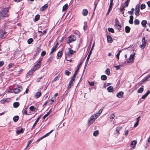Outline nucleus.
Returning <instances> with one entry per match:
<instances>
[{
	"mask_svg": "<svg viewBox=\"0 0 150 150\" xmlns=\"http://www.w3.org/2000/svg\"><path fill=\"white\" fill-rule=\"evenodd\" d=\"M68 40L67 43L68 44H69L70 43L75 41L76 39V37L75 35H69L68 37Z\"/></svg>",
	"mask_w": 150,
	"mask_h": 150,
	"instance_id": "obj_2",
	"label": "nucleus"
},
{
	"mask_svg": "<svg viewBox=\"0 0 150 150\" xmlns=\"http://www.w3.org/2000/svg\"><path fill=\"white\" fill-rule=\"evenodd\" d=\"M22 88L21 86L17 88H15L13 90V92L15 93H17L18 92H20L21 91Z\"/></svg>",
	"mask_w": 150,
	"mask_h": 150,
	"instance_id": "obj_10",
	"label": "nucleus"
},
{
	"mask_svg": "<svg viewBox=\"0 0 150 150\" xmlns=\"http://www.w3.org/2000/svg\"><path fill=\"white\" fill-rule=\"evenodd\" d=\"M49 112L47 113V114H46L45 115H44L43 117V119H45V118L47 117L48 116L49 114Z\"/></svg>",
	"mask_w": 150,
	"mask_h": 150,
	"instance_id": "obj_62",
	"label": "nucleus"
},
{
	"mask_svg": "<svg viewBox=\"0 0 150 150\" xmlns=\"http://www.w3.org/2000/svg\"><path fill=\"white\" fill-rule=\"evenodd\" d=\"M13 65V64L12 63H10L9 64V65L7 67L8 69H10L11 68L12 66Z\"/></svg>",
	"mask_w": 150,
	"mask_h": 150,
	"instance_id": "obj_56",
	"label": "nucleus"
},
{
	"mask_svg": "<svg viewBox=\"0 0 150 150\" xmlns=\"http://www.w3.org/2000/svg\"><path fill=\"white\" fill-rule=\"evenodd\" d=\"M99 134V132H93V135L95 137H97Z\"/></svg>",
	"mask_w": 150,
	"mask_h": 150,
	"instance_id": "obj_42",
	"label": "nucleus"
},
{
	"mask_svg": "<svg viewBox=\"0 0 150 150\" xmlns=\"http://www.w3.org/2000/svg\"><path fill=\"white\" fill-rule=\"evenodd\" d=\"M125 32L126 33H128L129 32L130 30V28L128 26H126L125 27Z\"/></svg>",
	"mask_w": 150,
	"mask_h": 150,
	"instance_id": "obj_28",
	"label": "nucleus"
},
{
	"mask_svg": "<svg viewBox=\"0 0 150 150\" xmlns=\"http://www.w3.org/2000/svg\"><path fill=\"white\" fill-rule=\"evenodd\" d=\"M46 52L45 51H42L41 53V55L42 57H44L46 54Z\"/></svg>",
	"mask_w": 150,
	"mask_h": 150,
	"instance_id": "obj_52",
	"label": "nucleus"
},
{
	"mask_svg": "<svg viewBox=\"0 0 150 150\" xmlns=\"http://www.w3.org/2000/svg\"><path fill=\"white\" fill-rule=\"evenodd\" d=\"M33 40L32 38H30L28 40L27 42L29 44H31L33 41Z\"/></svg>",
	"mask_w": 150,
	"mask_h": 150,
	"instance_id": "obj_39",
	"label": "nucleus"
},
{
	"mask_svg": "<svg viewBox=\"0 0 150 150\" xmlns=\"http://www.w3.org/2000/svg\"><path fill=\"white\" fill-rule=\"evenodd\" d=\"M68 4H65L63 7L62 8V11H65L68 8Z\"/></svg>",
	"mask_w": 150,
	"mask_h": 150,
	"instance_id": "obj_23",
	"label": "nucleus"
},
{
	"mask_svg": "<svg viewBox=\"0 0 150 150\" xmlns=\"http://www.w3.org/2000/svg\"><path fill=\"white\" fill-rule=\"evenodd\" d=\"M134 8H132L131 9V11H128V13H129L131 15L133 14L134 13Z\"/></svg>",
	"mask_w": 150,
	"mask_h": 150,
	"instance_id": "obj_37",
	"label": "nucleus"
},
{
	"mask_svg": "<svg viewBox=\"0 0 150 150\" xmlns=\"http://www.w3.org/2000/svg\"><path fill=\"white\" fill-rule=\"evenodd\" d=\"M139 5L137 4L136 5L135 8V14L136 16L139 15Z\"/></svg>",
	"mask_w": 150,
	"mask_h": 150,
	"instance_id": "obj_7",
	"label": "nucleus"
},
{
	"mask_svg": "<svg viewBox=\"0 0 150 150\" xmlns=\"http://www.w3.org/2000/svg\"><path fill=\"white\" fill-rule=\"evenodd\" d=\"M137 144V142L135 140L132 141L130 144V146L131 147V150L134 149Z\"/></svg>",
	"mask_w": 150,
	"mask_h": 150,
	"instance_id": "obj_11",
	"label": "nucleus"
},
{
	"mask_svg": "<svg viewBox=\"0 0 150 150\" xmlns=\"http://www.w3.org/2000/svg\"><path fill=\"white\" fill-rule=\"evenodd\" d=\"M122 127L121 126L118 127L116 129V131H119L122 129Z\"/></svg>",
	"mask_w": 150,
	"mask_h": 150,
	"instance_id": "obj_49",
	"label": "nucleus"
},
{
	"mask_svg": "<svg viewBox=\"0 0 150 150\" xmlns=\"http://www.w3.org/2000/svg\"><path fill=\"white\" fill-rule=\"evenodd\" d=\"M108 30L110 32H111L112 33H114V30L113 29L111 28H108Z\"/></svg>",
	"mask_w": 150,
	"mask_h": 150,
	"instance_id": "obj_47",
	"label": "nucleus"
},
{
	"mask_svg": "<svg viewBox=\"0 0 150 150\" xmlns=\"http://www.w3.org/2000/svg\"><path fill=\"white\" fill-rule=\"evenodd\" d=\"M130 19L129 21V23L130 24L133 23V16L132 15H131L129 17Z\"/></svg>",
	"mask_w": 150,
	"mask_h": 150,
	"instance_id": "obj_22",
	"label": "nucleus"
},
{
	"mask_svg": "<svg viewBox=\"0 0 150 150\" xmlns=\"http://www.w3.org/2000/svg\"><path fill=\"white\" fill-rule=\"evenodd\" d=\"M142 45H141V49H143L144 47H145L146 44V40L144 38H142Z\"/></svg>",
	"mask_w": 150,
	"mask_h": 150,
	"instance_id": "obj_12",
	"label": "nucleus"
},
{
	"mask_svg": "<svg viewBox=\"0 0 150 150\" xmlns=\"http://www.w3.org/2000/svg\"><path fill=\"white\" fill-rule=\"evenodd\" d=\"M53 57L51 56L50 57L47 59V62L49 64H50L52 60Z\"/></svg>",
	"mask_w": 150,
	"mask_h": 150,
	"instance_id": "obj_31",
	"label": "nucleus"
},
{
	"mask_svg": "<svg viewBox=\"0 0 150 150\" xmlns=\"http://www.w3.org/2000/svg\"><path fill=\"white\" fill-rule=\"evenodd\" d=\"M35 71H34L33 69H31L28 72V74L30 75H31Z\"/></svg>",
	"mask_w": 150,
	"mask_h": 150,
	"instance_id": "obj_36",
	"label": "nucleus"
},
{
	"mask_svg": "<svg viewBox=\"0 0 150 150\" xmlns=\"http://www.w3.org/2000/svg\"><path fill=\"white\" fill-rule=\"evenodd\" d=\"M100 115V114H99V113L97 112L96 114L91 116L90 117V119L88 121V123L89 124L91 125L95 121V120Z\"/></svg>",
	"mask_w": 150,
	"mask_h": 150,
	"instance_id": "obj_1",
	"label": "nucleus"
},
{
	"mask_svg": "<svg viewBox=\"0 0 150 150\" xmlns=\"http://www.w3.org/2000/svg\"><path fill=\"white\" fill-rule=\"evenodd\" d=\"M38 122V120H36L35 123H34L33 127L32 128H34V127L36 125L37 122Z\"/></svg>",
	"mask_w": 150,
	"mask_h": 150,
	"instance_id": "obj_61",
	"label": "nucleus"
},
{
	"mask_svg": "<svg viewBox=\"0 0 150 150\" xmlns=\"http://www.w3.org/2000/svg\"><path fill=\"white\" fill-rule=\"evenodd\" d=\"M125 6H124L121 7L120 8V10L121 11V13L123 14V16H124V10H125L124 8H125Z\"/></svg>",
	"mask_w": 150,
	"mask_h": 150,
	"instance_id": "obj_29",
	"label": "nucleus"
},
{
	"mask_svg": "<svg viewBox=\"0 0 150 150\" xmlns=\"http://www.w3.org/2000/svg\"><path fill=\"white\" fill-rule=\"evenodd\" d=\"M32 142V140H30L28 142V144L26 146V148L27 147L29 146V144Z\"/></svg>",
	"mask_w": 150,
	"mask_h": 150,
	"instance_id": "obj_59",
	"label": "nucleus"
},
{
	"mask_svg": "<svg viewBox=\"0 0 150 150\" xmlns=\"http://www.w3.org/2000/svg\"><path fill=\"white\" fill-rule=\"evenodd\" d=\"M47 7V6L46 5H44L42 7V11H43L44 10L46 9Z\"/></svg>",
	"mask_w": 150,
	"mask_h": 150,
	"instance_id": "obj_55",
	"label": "nucleus"
},
{
	"mask_svg": "<svg viewBox=\"0 0 150 150\" xmlns=\"http://www.w3.org/2000/svg\"><path fill=\"white\" fill-rule=\"evenodd\" d=\"M107 90L109 92H112L113 91V88L112 86H110L107 88Z\"/></svg>",
	"mask_w": 150,
	"mask_h": 150,
	"instance_id": "obj_26",
	"label": "nucleus"
},
{
	"mask_svg": "<svg viewBox=\"0 0 150 150\" xmlns=\"http://www.w3.org/2000/svg\"><path fill=\"white\" fill-rule=\"evenodd\" d=\"M88 11L86 9H84L83 10L82 13L84 16H86L88 13Z\"/></svg>",
	"mask_w": 150,
	"mask_h": 150,
	"instance_id": "obj_17",
	"label": "nucleus"
},
{
	"mask_svg": "<svg viewBox=\"0 0 150 150\" xmlns=\"http://www.w3.org/2000/svg\"><path fill=\"white\" fill-rule=\"evenodd\" d=\"M146 7L145 4H141V10L144 9Z\"/></svg>",
	"mask_w": 150,
	"mask_h": 150,
	"instance_id": "obj_53",
	"label": "nucleus"
},
{
	"mask_svg": "<svg viewBox=\"0 0 150 150\" xmlns=\"http://www.w3.org/2000/svg\"><path fill=\"white\" fill-rule=\"evenodd\" d=\"M77 71H75L74 74L73 76L72 77H71V79H74V80H75V79L76 77V73H77Z\"/></svg>",
	"mask_w": 150,
	"mask_h": 150,
	"instance_id": "obj_41",
	"label": "nucleus"
},
{
	"mask_svg": "<svg viewBox=\"0 0 150 150\" xmlns=\"http://www.w3.org/2000/svg\"><path fill=\"white\" fill-rule=\"evenodd\" d=\"M46 33H47L46 30H45L43 31L42 34H40V36H42V35H43L45 34H46Z\"/></svg>",
	"mask_w": 150,
	"mask_h": 150,
	"instance_id": "obj_48",
	"label": "nucleus"
},
{
	"mask_svg": "<svg viewBox=\"0 0 150 150\" xmlns=\"http://www.w3.org/2000/svg\"><path fill=\"white\" fill-rule=\"evenodd\" d=\"M70 72L68 70H66L65 71V74L69 76L70 73Z\"/></svg>",
	"mask_w": 150,
	"mask_h": 150,
	"instance_id": "obj_57",
	"label": "nucleus"
},
{
	"mask_svg": "<svg viewBox=\"0 0 150 150\" xmlns=\"http://www.w3.org/2000/svg\"><path fill=\"white\" fill-rule=\"evenodd\" d=\"M91 53H92V52H91V51H90L89 52V53L88 55V57H87L86 60L84 71V70L86 68V67L88 63V61L89 60V59H90V56H91Z\"/></svg>",
	"mask_w": 150,
	"mask_h": 150,
	"instance_id": "obj_8",
	"label": "nucleus"
},
{
	"mask_svg": "<svg viewBox=\"0 0 150 150\" xmlns=\"http://www.w3.org/2000/svg\"><path fill=\"white\" fill-rule=\"evenodd\" d=\"M105 73L108 75H109L110 74V71L109 69H107L105 70Z\"/></svg>",
	"mask_w": 150,
	"mask_h": 150,
	"instance_id": "obj_54",
	"label": "nucleus"
},
{
	"mask_svg": "<svg viewBox=\"0 0 150 150\" xmlns=\"http://www.w3.org/2000/svg\"><path fill=\"white\" fill-rule=\"evenodd\" d=\"M115 27H116L119 30H121V25L120 24L119 21L117 18H116L115 19Z\"/></svg>",
	"mask_w": 150,
	"mask_h": 150,
	"instance_id": "obj_5",
	"label": "nucleus"
},
{
	"mask_svg": "<svg viewBox=\"0 0 150 150\" xmlns=\"http://www.w3.org/2000/svg\"><path fill=\"white\" fill-rule=\"evenodd\" d=\"M52 132H49L48 133H47V134H46L45 135L43 136L42 137H41L39 139H38L36 141V142H39L40 140H42L43 138H44L45 137H47L49 135V134H50V133Z\"/></svg>",
	"mask_w": 150,
	"mask_h": 150,
	"instance_id": "obj_14",
	"label": "nucleus"
},
{
	"mask_svg": "<svg viewBox=\"0 0 150 150\" xmlns=\"http://www.w3.org/2000/svg\"><path fill=\"white\" fill-rule=\"evenodd\" d=\"M41 95V93L40 92H37L35 94V96L37 98H38L40 97Z\"/></svg>",
	"mask_w": 150,
	"mask_h": 150,
	"instance_id": "obj_32",
	"label": "nucleus"
},
{
	"mask_svg": "<svg viewBox=\"0 0 150 150\" xmlns=\"http://www.w3.org/2000/svg\"><path fill=\"white\" fill-rule=\"evenodd\" d=\"M122 67L121 65H119L118 66H115L114 67L117 70H118L119 69Z\"/></svg>",
	"mask_w": 150,
	"mask_h": 150,
	"instance_id": "obj_50",
	"label": "nucleus"
},
{
	"mask_svg": "<svg viewBox=\"0 0 150 150\" xmlns=\"http://www.w3.org/2000/svg\"><path fill=\"white\" fill-rule=\"evenodd\" d=\"M107 77L105 75H103L101 77V79L103 80H105L107 79Z\"/></svg>",
	"mask_w": 150,
	"mask_h": 150,
	"instance_id": "obj_35",
	"label": "nucleus"
},
{
	"mask_svg": "<svg viewBox=\"0 0 150 150\" xmlns=\"http://www.w3.org/2000/svg\"><path fill=\"white\" fill-rule=\"evenodd\" d=\"M130 1V0H127V1L125 2V4L126 7H127L128 6Z\"/></svg>",
	"mask_w": 150,
	"mask_h": 150,
	"instance_id": "obj_46",
	"label": "nucleus"
},
{
	"mask_svg": "<svg viewBox=\"0 0 150 150\" xmlns=\"http://www.w3.org/2000/svg\"><path fill=\"white\" fill-rule=\"evenodd\" d=\"M121 51V50H120L118 52H117V54L116 56V57L117 59L118 60L119 59V55Z\"/></svg>",
	"mask_w": 150,
	"mask_h": 150,
	"instance_id": "obj_38",
	"label": "nucleus"
},
{
	"mask_svg": "<svg viewBox=\"0 0 150 150\" xmlns=\"http://www.w3.org/2000/svg\"><path fill=\"white\" fill-rule=\"evenodd\" d=\"M124 93L122 91L120 92L117 94V96L119 98H121L123 97Z\"/></svg>",
	"mask_w": 150,
	"mask_h": 150,
	"instance_id": "obj_16",
	"label": "nucleus"
},
{
	"mask_svg": "<svg viewBox=\"0 0 150 150\" xmlns=\"http://www.w3.org/2000/svg\"><path fill=\"white\" fill-rule=\"evenodd\" d=\"M19 105V103L18 102H16L13 103V106L14 108H17Z\"/></svg>",
	"mask_w": 150,
	"mask_h": 150,
	"instance_id": "obj_25",
	"label": "nucleus"
},
{
	"mask_svg": "<svg viewBox=\"0 0 150 150\" xmlns=\"http://www.w3.org/2000/svg\"><path fill=\"white\" fill-rule=\"evenodd\" d=\"M58 79V76H56L55 78L52 81V82L53 83L54 82L56 81Z\"/></svg>",
	"mask_w": 150,
	"mask_h": 150,
	"instance_id": "obj_60",
	"label": "nucleus"
},
{
	"mask_svg": "<svg viewBox=\"0 0 150 150\" xmlns=\"http://www.w3.org/2000/svg\"><path fill=\"white\" fill-rule=\"evenodd\" d=\"M4 63L3 61L0 62V67L4 65Z\"/></svg>",
	"mask_w": 150,
	"mask_h": 150,
	"instance_id": "obj_63",
	"label": "nucleus"
},
{
	"mask_svg": "<svg viewBox=\"0 0 150 150\" xmlns=\"http://www.w3.org/2000/svg\"><path fill=\"white\" fill-rule=\"evenodd\" d=\"M74 81V80L73 79H71V80H70L69 83V86L68 87V88L69 89H70L71 88V86L72 85V83Z\"/></svg>",
	"mask_w": 150,
	"mask_h": 150,
	"instance_id": "obj_18",
	"label": "nucleus"
},
{
	"mask_svg": "<svg viewBox=\"0 0 150 150\" xmlns=\"http://www.w3.org/2000/svg\"><path fill=\"white\" fill-rule=\"evenodd\" d=\"M147 23V21L146 20H143L141 22V24L144 27H146V24Z\"/></svg>",
	"mask_w": 150,
	"mask_h": 150,
	"instance_id": "obj_30",
	"label": "nucleus"
},
{
	"mask_svg": "<svg viewBox=\"0 0 150 150\" xmlns=\"http://www.w3.org/2000/svg\"><path fill=\"white\" fill-rule=\"evenodd\" d=\"M42 58L39 59V60L37 61V63L34 66L33 69L34 71H35L40 67L41 63Z\"/></svg>",
	"mask_w": 150,
	"mask_h": 150,
	"instance_id": "obj_4",
	"label": "nucleus"
},
{
	"mask_svg": "<svg viewBox=\"0 0 150 150\" xmlns=\"http://www.w3.org/2000/svg\"><path fill=\"white\" fill-rule=\"evenodd\" d=\"M150 77V74L148 76H146L145 78L142 80L143 82H146L149 81L148 79Z\"/></svg>",
	"mask_w": 150,
	"mask_h": 150,
	"instance_id": "obj_21",
	"label": "nucleus"
},
{
	"mask_svg": "<svg viewBox=\"0 0 150 150\" xmlns=\"http://www.w3.org/2000/svg\"><path fill=\"white\" fill-rule=\"evenodd\" d=\"M29 109L31 111H35L36 109V108L33 106L30 107Z\"/></svg>",
	"mask_w": 150,
	"mask_h": 150,
	"instance_id": "obj_44",
	"label": "nucleus"
},
{
	"mask_svg": "<svg viewBox=\"0 0 150 150\" xmlns=\"http://www.w3.org/2000/svg\"><path fill=\"white\" fill-rule=\"evenodd\" d=\"M134 54H131L129 58L126 59V61L127 63H132L134 62Z\"/></svg>",
	"mask_w": 150,
	"mask_h": 150,
	"instance_id": "obj_6",
	"label": "nucleus"
},
{
	"mask_svg": "<svg viewBox=\"0 0 150 150\" xmlns=\"http://www.w3.org/2000/svg\"><path fill=\"white\" fill-rule=\"evenodd\" d=\"M83 62H80V64L78 65L77 66V68L76 71H77V72H78V71L79 69V68L80 67L81 65L82 64Z\"/></svg>",
	"mask_w": 150,
	"mask_h": 150,
	"instance_id": "obj_43",
	"label": "nucleus"
},
{
	"mask_svg": "<svg viewBox=\"0 0 150 150\" xmlns=\"http://www.w3.org/2000/svg\"><path fill=\"white\" fill-rule=\"evenodd\" d=\"M150 93V91L148 90L147 93L141 97V98L144 99Z\"/></svg>",
	"mask_w": 150,
	"mask_h": 150,
	"instance_id": "obj_20",
	"label": "nucleus"
},
{
	"mask_svg": "<svg viewBox=\"0 0 150 150\" xmlns=\"http://www.w3.org/2000/svg\"><path fill=\"white\" fill-rule=\"evenodd\" d=\"M40 48L39 47H36V50L35 51V52H36V54H37L40 51Z\"/></svg>",
	"mask_w": 150,
	"mask_h": 150,
	"instance_id": "obj_34",
	"label": "nucleus"
},
{
	"mask_svg": "<svg viewBox=\"0 0 150 150\" xmlns=\"http://www.w3.org/2000/svg\"><path fill=\"white\" fill-rule=\"evenodd\" d=\"M6 34V32L5 30L2 29H0V37L1 38L4 36V35Z\"/></svg>",
	"mask_w": 150,
	"mask_h": 150,
	"instance_id": "obj_13",
	"label": "nucleus"
},
{
	"mask_svg": "<svg viewBox=\"0 0 150 150\" xmlns=\"http://www.w3.org/2000/svg\"><path fill=\"white\" fill-rule=\"evenodd\" d=\"M65 38L64 37H62V38L59 41V42H62L64 40Z\"/></svg>",
	"mask_w": 150,
	"mask_h": 150,
	"instance_id": "obj_64",
	"label": "nucleus"
},
{
	"mask_svg": "<svg viewBox=\"0 0 150 150\" xmlns=\"http://www.w3.org/2000/svg\"><path fill=\"white\" fill-rule=\"evenodd\" d=\"M58 45V43H57L52 48V50L51 51V52H50V55L51 54H52L54 52V51H55L56 48H57V45Z\"/></svg>",
	"mask_w": 150,
	"mask_h": 150,
	"instance_id": "obj_15",
	"label": "nucleus"
},
{
	"mask_svg": "<svg viewBox=\"0 0 150 150\" xmlns=\"http://www.w3.org/2000/svg\"><path fill=\"white\" fill-rule=\"evenodd\" d=\"M139 118H140V117L139 116L137 118V122H136V123H135V124H134V127H136L138 125Z\"/></svg>",
	"mask_w": 150,
	"mask_h": 150,
	"instance_id": "obj_27",
	"label": "nucleus"
},
{
	"mask_svg": "<svg viewBox=\"0 0 150 150\" xmlns=\"http://www.w3.org/2000/svg\"><path fill=\"white\" fill-rule=\"evenodd\" d=\"M9 8H5L3 11H1L0 13V16H2L3 17H8V11Z\"/></svg>",
	"mask_w": 150,
	"mask_h": 150,
	"instance_id": "obj_3",
	"label": "nucleus"
},
{
	"mask_svg": "<svg viewBox=\"0 0 150 150\" xmlns=\"http://www.w3.org/2000/svg\"><path fill=\"white\" fill-rule=\"evenodd\" d=\"M107 40L108 42L110 43H112V40L111 36L108 35L107 36Z\"/></svg>",
	"mask_w": 150,
	"mask_h": 150,
	"instance_id": "obj_19",
	"label": "nucleus"
},
{
	"mask_svg": "<svg viewBox=\"0 0 150 150\" xmlns=\"http://www.w3.org/2000/svg\"><path fill=\"white\" fill-rule=\"evenodd\" d=\"M62 55V51H60L58 52L57 56L59 57H61Z\"/></svg>",
	"mask_w": 150,
	"mask_h": 150,
	"instance_id": "obj_40",
	"label": "nucleus"
},
{
	"mask_svg": "<svg viewBox=\"0 0 150 150\" xmlns=\"http://www.w3.org/2000/svg\"><path fill=\"white\" fill-rule=\"evenodd\" d=\"M115 117V115L114 114H111L110 118L111 119H113Z\"/></svg>",
	"mask_w": 150,
	"mask_h": 150,
	"instance_id": "obj_51",
	"label": "nucleus"
},
{
	"mask_svg": "<svg viewBox=\"0 0 150 150\" xmlns=\"http://www.w3.org/2000/svg\"><path fill=\"white\" fill-rule=\"evenodd\" d=\"M134 23L135 25H138L139 24V21L137 19H135L134 21Z\"/></svg>",
	"mask_w": 150,
	"mask_h": 150,
	"instance_id": "obj_45",
	"label": "nucleus"
},
{
	"mask_svg": "<svg viewBox=\"0 0 150 150\" xmlns=\"http://www.w3.org/2000/svg\"><path fill=\"white\" fill-rule=\"evenodd\" d=\"M19 119V117L18 116H15L13 117V120L15 122H17Z\"/></svg>",
	"mask_w": 150,
	"mask_h": 150,
	"instance_id": "obj_33",
	"label": "nucleus"
},
{
	"mask_svg": "<svg viewBox=\"0 0 150 150\" xmlns=\"http://www.w3.org/2000/svg\"><path fill=\"white\" fill-rule=\"evenodd\" d=\"M69 51L67 53V55L68 56L70 57L73 55L74 53L76 51H74L70 49V48H68Z\"/></svg>",
	"mask_w": 150,
	"mask_h": 150,
	"instance_id": "obj_9",
	"label": "nucleus"
},
{
	"mask_svg": "<svg viewBox=\"0 0 150 150\" xmlns=\"http://www.w3.org/2000/svg\"><path fill=\"white\" fill-rule=\"evenodd\" d=\"M40 15L39 14L35 16V19H34V21H35V22L36 21H38L39 20V19H40Z\"/></svg>",
	"mask_w": 150,
	"mask_h": 150,
	"instance_id": "obj_24",
	"label": "nucleus"
},
{
	"mask_svg": "<svg viewBox=\"0 0 150 150\" xmlns=\"http://www.w3.org/2000/svg\"><path fill=\"white\" fill-rule=\"evenodd\" d=\"M23 113H24L25 115H28L27 113V111L25 109V110H23Z\"/></svg>",
	"mask_w": 150,
	"mask_h": 150,
	"instance_id": "obj_58",
	"label": "nucleus"
}]
</instances>
